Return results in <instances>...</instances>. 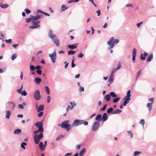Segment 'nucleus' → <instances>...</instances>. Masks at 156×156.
Here are the masks:
<instances>
[{
  "mask_svg": "<svg viewBox=\"0 0 156 156\" xmlns=\"http://www.w3.org/2000/svg\"><path fill=\"white\" fill-rule=\"evenodd\" d=\"M69 120H66L62 122L61 124H59L58 125L60 126L62 128L66 129L67 131H68L72 128L70 124L69 123Z\"/></svg>",
  "mask_w": 156,
  "mask_h": 156,
  "instance_id": "obj_1",
  "label": "nucleus"
},
{
  "mask_svg": "<svg viewBox=\"0 0 156 156\" xmlns=\"http://www.w3.org/2000/svg\"><path fill=\"white\" fill-rule=\"evenodd\" d=\"M119 42L118 39H115L114 40L113 37H112L108 41L107 44L109 45L108 47L109 49H111L113 48L115 44H116Z\"/></svg>",
  "mask_w": 156,
  "mask_h": 156,
  "instance_id": "obj_2",
  "label": "nucleus"
},
{
  "mask_svg": "<svg viewBox=\"0 0 156 156\" xmlns=\"http://www.w3.org/2000/svg\"><path fill=\"white\" fill-rule=\"evenodd\" d=\"M88 124V122L86 121H83V120H80L79 119H76L74 121L72 124V126H77L81 124H83L85 125H87Z\"/></svg>",
  "mask_w": 156,
  "mask_h": 156,
  "instance_id": "obj_3",
  "label": "nucleus"
},
{
  "mask_svg": "<svg viewBox=\"0 0 156 156\" xmlns=\"http://www.w3.org/2000/svg\"><path fill=\"white\" fill-rule=\"evenodd\" d=\"M34 99L37 101L39 100L41 98L40 91L38 90H36L35 91L34 94Z\"/></svg>",
  "mask_w": 156,
  "mask_h": 156,
  "instance_id": "obj_4",
  "label": "nucleus"
},
{
  "mask_svg": "<svg viewBox=\"0 0 156 156\" xmlns=\"http://www.w3.org/2000/svg\"><path fill=\"white\" fill-rule=\"evenodd\" d=\"M49 56L50 57L51 61L54 63H55L56 58V52L55 51L51 54H49Z\"/></svg>",
  "mask_w": 156,
  "mask_h": 156,
  "instance_id": "obj_5",
  "label": "nucleus"
},
{
  "mask_svg": "<svg viewBox=\"0 0 156 156\" xmlns=\"http://www.w3.org/2000/svg\"><path fill=\"white\" fill-rule=\"evenodd\" d=\"M23 89V84L21 86L20 88V89H17L16 91L19 94H21L22 95L24 96H26L27 95V93L26 92L25 90H23L22 92L21 91Z\"/></svg>",
  "mask_w": 156,
  "mask_h": 156,
  "instance_id": "obj_6",
  "label": "nucleus"
},
{
  "mask_svg": "<svg viewBox=\"0 0 156 156\" xmlns=\"http://www.w3.org/2000/svg\"><path fill=\"white\" fill-rule=\"evenodd\" d=\"M99 125V123L98 122H95L94 123L92 128L93 131H96L98 128Z\"/></svg>",
  "mask_w": 156,
  "mask_h": 156,
  "instance_id": "obj_7",
  "label": "nucleus"
},
{
  "mask_svg": "<svg viewBox=\"0 0 156 156\" xmlns=\"http://www.w3.org/2000/svg\"><path fill=\"white\" fill-rule=\"evenodd\" d=\"M30 17H32V20L36 21L40 19H41L43 17V16L42 15H39L36 16L30 15Z\"/></svg>",
  "mask_w": 156,
  "mask_h": 156,
  "instance_id": "obj_8",
  "label": "nucleus"
},
{
  "mask_svg": "<svg viewBox=\"0 0 156 156\" xmlns=\"http://www.w3.org/2000/svg\"><path fill=\"white\" fill-rule=\"evenodd\" d=\"M133 61L134 63H135V59L136 56V49L134 48L133 50Z\"/></svg>",
  "mask_w": 156,
  "mask_h": 156,
  "instance_id": "obj_9",
  "label": "nucleus"
},
{
  "mask_svg": "<svg viewBox=\"0 0 156 156\" xmlns=\"http://www.w3.org/2000/svg\"><path fill=\"white\" fill-rule=\"evenodd\" d=\"M34 139L35 144H38L40 141V139L38 137V135H35L34 136Z\"/></svg>",
  "mask_w": 156,
  "mask_h": 156,
  "instance_id": "obj_10",
  "label": "nucleus"
},
{
  "mask_svg": "<svg viewBox=\"0 0 156 156\" xmlns=\"http://www.w3.org/2000/svg\"><path fill=\"white\" fill-rule=\"evenodd\" d=\"M52 40L57 46H59V40L56 37L52 39Z\"/></svg>",
  "mask_w": 156,
  "mask_h": 156,
  "instance_id": "obj_11",
  "label": "nucleus"
},
{
  "mask_svg": "<svg viewBox=\"0 0 156 156\" xmlns=\"http://www.w3.org/2000/svg\"><path fill=\"white\" fill-rule=\"evenodd\" d=\"M108 118V116L106 113H104L102 115V121L103 122L106 121Z\"/></svg>",
  "mask_w": 156,
  "mask_h": 156,
  "instance_id": "obj_12",
  "label": "nucleus"
},
{
  "mask_svg": "<svg viewBox=\"0 0 156 156\" xmlns=\"http://www.w3.org/2000/svg\"><path fill=\"white\" fill-rule=\"evenodd\" d=\"M95 120L98 122L102 120L101 115L100 114L98 115L95 118Z\"/></svg>",
  "mask_w": 156,
  "mask_h": 156,
  "instance_id": "obj_13",
  "label": "nucleus"
},
{
  "mask_svg": "<svg viewBox=\"0 0 156 156\" xmlns=\"http://www.w3.org/2000/svg\"><path fill=\"white\" fill-rule=\"evenodd\" d=\"M121 64V62H119L118 63L117 68L115 69H114V70L116 71L117 70L119 69L122 67Z\"/></svg>",
  "mask_w": 156,
  "mask_h": 156,
  "instance_id": "obj_14",
  "label": "nucleus"
},
{
  "mask_svg": "<svg viewBox=\"0 0 156 156\" xmlns=\"http://www.w3.org/2000/svg\"><path fill=\"white\" fill-rule=\"evenodd\" d=\"M153 58V55L152 54H151L148 56L147 59V62H150Z\"/></svg>",
  "mask_w": 156,
  "mask_h": 156,
  "instance_id": "obj_15",
  "label": "nucleus"
},
{
  "mask_svg": "<svg viewBox=\"0 0 156 156\" xmlns=\"http://www.w3.org/2000/svg\"><path fill=\"white\" fill-rule=\"evenodd\" d=\"M49 37L52 39L54 38L55 37H56V36L52 34V31L51 30H50L49 33Z\"/></svg>",
  "mask_w": 156,
  "mask_h": 156,
  "instance_id": "obj_16",
  "label": "nucleus"
},
{
  "mask_svg": "<svg viewBox=\"0 0 156 156\" xmlns=\"http://www.w3.org/2000/svg\"><path fill=\"white\" fill-rule=\"evenodd\" d=\"M11 114V112L10 111H6V112L5 117L6 118L9 119V117Z\"/></svg>",
  "mask_w": 156,
  "mask_h": 156,
  "instance_id": "obj_17",
  "label": "nucleus"
},
{
  "mask_svg": "<svg viewBox=\"0 0 156 156\" xmlns=\"http://www.w3.org/2000/svg\"><path fill=\"white\" fill-rule=\"evenodd\" d=\"M44 105H40L38 108L37 109V112H40L43 110L44 109Z\"/></svg>",
  "mask_w": 156,
  "mask_h": 156,
  "instance_id": "obj_18",
  "label": "nucleus"
},
{
  "mask_svg": "<svg viewBox=\"0 0 156 156\" xmlns=\"http://www.w3.org/2000/svg\"><path fill=\"white\" fill-rule=\"evenodd\" d=\"M77 45L74 44L68 45V47L70 49H75L77 48Z\"/></svg>",
  "mask_w": 156,
  "mask_h": 156,
  "instance_id": "obj_19",
  "label": "nucleus"
},
{
  "mask_svg": "<svg viewBox=\"0 0 156 156\" xmlns=\"http://www.w3.org/2000/svg\"><path fill=\"white\" fill-rule=\"evenodd\" d=\"M86 149L85 148H83L79 153V156H83L85 153Z\"/></svg>",
  "mask_w": 156,
  "mask_h": 156,
  "instance_id": "obj_20",
  "label": "nucleus"
},
{
  "mask_svg": "<svg viewBox=\"0 0 156 156\" xmlns=\"http://www.w3.org/2000/svg\"><path fill=\"white\" fill-rule=\"evenodd\" d=\"M41 80L40 78L37 77L35 78V82L37 84H38L41 82Z\"/></svg>",
  "mask_w": 156,
  "mask_h": 156,
  "instance_id": "obj_21",
  "label": "nucleus"
},
{
  "mask_svg": "<svg viewBox=\"0 0 156 156\" xmlns=\"http://www.w3.org/2000/svg\"><path fill=\"white\" fill-rule=\"evenodd\" d=\"M110 96L109 94L106 95L104 97V99L105 100L107 101H109L110 100Z\"/></svg>",
  "mask_w": 156,
  "mask_h": 156,
  "instance_id": "obj_22",
  "label": "nucleus"
},
{
  "mask_svg": "<svg viewBox=\"0 0 156 156\" xmlns=\"http://www.w3.org/2000/svg\"><path fill=\"white\" fill-rule=\"evenodd\" d=\"M122 111L119 109H115L112 112V114H119L121 113Z\"/></svg>",
  "mask_w": 156,
  "mask_h": 156,
  "instance_id": "obj_23",
  "label": "nucleus"
},
{
  "mask_svg": "<svg viewBox=\"0 0 156 156\" xmlns=\"http://www.w3.org/2000/svg\"><path fill=\"white\" fill-rule=\"evenodd\" d=\"M40 21L39 20H32V23L33 24L35 25V26H37L38 25H39V24L40 23Z\"/></svg>",
  "mask_w": 156,
  "mask_h": 156,
  "instance_id": "obj_24",
  "label": "nucleus"
},
{
  "mask_svg": "<svg viewBox=\"0 0 156 156\" xmlns=\"http://www.w3.org/2000/svg\"><path fill=\"white\" fill-rule=\"evenodd\" d=\"M39 146L40 149L42 151L45 149L44 145H43V143L42 142L40 143L39 144Z\"/></svg>",
  "mask_w": 156,
  "mask_h": 156,
  "instance_id": "obj_25",
  "label": "nucleus"
},
{
  "mask_svg": "<svg viewBox=\"0 0 156 156\" xmlns=\"http://www.w3.org/2000/svg\"><path fill=\"white\" fill-rule=\"evenodd\" d=\"M21 132V130L20 129H17L15 130L14 132V134H17L20 133Z\"/></svg>",
  "mask_w": 156,
  "mask_h": 156,
  "instance_id": "obj_26",
  "label": "nucleus"
},
{
  "mask_svg": "<svg viewBox=\"0 0 156 156\" xmlns=\"http://www.w3.org/2000/svg\"><path fill=\"white\" fill-rule=\"evenodd\" d=\"M68 8V7H67L66 5H62L61 7V10L62 11H65L66 9Z\"/></svg>",
  "mask_w": 156,
  "mask_h": 156,
  "instance_id": "obj_27",
  "label": "nucleus"
},
{
  "mask_svg": "<svg viewBox=\"0 0 156 156\" xmlns=\"http://www.w3.org/2000/svg\"><path fill=\"white\" fill-rule=\"evenodd\" d=\"M152 103H148L147 104V106L149 108V110L150 111L152 109Z\"/></svg>",
  "mask_w": 156,
  "mask_h": 156,
  "instance_id": "obj_28",
  "label": "nucleus"
},
{
  "mask_svg": "<svg viewBox=\"0 0 156 156\" xmlns=\"http://www.w3.org/2000/svg\"><path fill=\"white\" fill-rule=\"evenodd\" d=\"M42 122H37L35 124V126L38 127L42 125Z\"/></svg>",
  "mask_w": 156,
  "mask_h": 156,
  "instance_id": "obj_29",
  "label": "nucleus"
},
{
  "mask_svg": "<svg viewBox=\"0 0 156 156\" xmlns=\"http://www.w3.org/2000/svg\"><path fill=\"white\" fill-rule=\"evenodd\" d=\"M110 95L113 98H116L117 95L114 92H111L110 93Z\"/></svg>",
  "mask_w": 156,
  "mask_h": 156,
  "instance_id": "obj_30",
  "label": "nucleus"
},
{
  "mask_svg": "<svg viewBox=\"0 0 156 156\" xmlns=\"http://www.w3.org/2000/svg\"><path fill=\"white\" fill-rule=\"evenodd\" d=\"M26 22V23H29L31 21L32 22V17H30V18H26L25 19Z\"/></svg>",
  "mask_w": 156,
  "mask_h": 156,
  "instance_id": "obj_31",
  "label": "nucleus"
},
{
  "mask_svg": "<svg viewBox=\"0 0 156 156\" xmlns=\"http://www.w3.org/2000/svg\"><path fill=\"white\" fill-rule=\"evenodd\" d=\"M37 128H38V131H40V132L41 133H42L44 132V129L42 127V125L38 127Z\"/></svg>",
  "mask_w": 156,
  "mask_h": 156,
  "instance_id": "obj_32",
  "label": "nucleus"
},
{
  "mask_svg": "<svg viewBox=\"0 0 156 156\" xmlns=\"http://www.w3.org/2000/svg\"><path fill=\"white\" fill-rule=\"evenodd\" d=\"M75 52L73 51L70 50L68 52V55H73L75 53Z\"/></svg>",
  "mask_w": 156,
  "mask_h": 156,
  "instance_id": "obj_33",
  "label": "nucleus"
},
{
  "mask_svg": "<svg viewBox=\"0 0 156 156\" xmlns=\"http://www.w3.org/2000/svg\"><path fill=\"white\" fill-rule=\"evenodd\" d=\"M113 108L112 107L110 108L107 111V112L108 114H109L111 112L112 113Z\"/></svg>",
  "mask_w": 156,
  "mask_h": 156,
  "instance_id": "obj_34",
  "label": "nucleus"
},
{
  "mask_svg": "<svg viewBox=\"0 0 156 156\" xmlns=\"http://www.w3.org/2000/svg\"><path fill=\"white\" fill-rule=\"evenodd\" d=\"M115 72L116 71L114 70V68H112V72L110 77H111L113 78L114 74Z\"/></svg>",
  "mask_w": 156,
  "mask_h": 156,
  "instance_id": "obj_35",
  "label": "nucleus"
},
{
  "mask_svg": "<svg viewBox=\"0 0 156 156\" xmlns=\"http://www.w3.org/2000/svg\"><path fill=\"white\" fill-rule=\"evenodd\" d=\"M27 145V144L26 143L23 142L22 143L21 145V147L23 148L24 149H25V147L24 146H26Z\"/></svg>",
  "mask_w": 156,
  "mask_h": 156,
  "instance_id": "obj_36",
  "label": "nucleus"
},
{
  "mask_svg": "<svg viewBox=\"0 0 156 156\" xmlns=\"http://www.w3.org/2000/svg\"><path fill=\"white\" fill-rule=\"evenodd\" d=\"M9 5L7 4H2L0 5V7L2 8L5 9L8 7Z\"/></svg>",
  "mask_w": 156,
  "mask_h": 156,
  "instance_id": "obj_37",
  "label": "nucleus"
},
{
  "mask_svg": "<svg viewBox=\"0 0 156 156\" xmlns=\"http://www.w3.org/2000/svg\"><path fill=\"white\" fill-rule=\"evenodd\" d=\"M45 88L47 94H50V90L49 87L47 86H45Z\"/></svg>",
  "mask_w": 156,
  "mask_h": 156,
  "instance_id": "obj_38",
  "label": "nucleus"
},
{
  "mask_svg": "<svg viewBox=\"0 0 156 156\" xmlns=\"http://www.w3.org/2000/svg\"><path fill=\"white\" fill-rule=\"evenodd\" d=\"M131 95L130 94V90H128L127 93V95L125 96L126 97H129V98H130V97L131 96Z\"/></svg>",
  "mask_w": 156,
  "mask_h": 156,
  "instance_id": "obj_39",
  "label": "nucleus"
},
{
  "mask_svg": "<svg viewBox=\"0 0 156 156\" xmlns=\"http://www.w3.org/2000/svg\"><path fill=\"white\" fill-rule=\"evenodd\" d=\"M120 99V98H115L113 99V102L114 103H116Z\"/></svg>",
  "mask_w": 156,
  "mask_h": 156,
  "instance_id": "obj_40",
  "label": "nucleus"
},
{
  "mask_svg": "<svg viewBox=\"0 0 156 156\" xmlns=\"http://www.w3.org/2000/svg\"><path fill=\"white\" fill-rule=\"evenodd\" d=\"M146 56L143 54H141L140 56V58L141 60H144L146 58Z\"/></svg>",
  "mask_w": 156,
  "mask_h": 156,
  "instance_id": "obj_41",
  "label": "nucleus"
},
{
  "mask_svg": "<svg viewBox=\"0 0 156 156\" xmlns=\"http://www.w3.org/2000/svg\"><path fill=\"white\" fill-rule=\"evenodd\" d=\"M40 26V25H38L37 26H32L29 27V28L31 29H33L34 28H36L37 27H38Z\"/></svg>",
  "mask_w": 156,
  "mask_h": 156,
  "instance_id": "obj_42",
  "label": "nucleus"
},
{
  "mask_svg": "<svg viewBox=\"0 0 156 156\" xmlns=\"http://www.w3.org/2000/svg\"><path fill=\"white\" fill-rule=\"evenodd\" d=\"M142 153V152L139 151H136L134 153V156H136L137 155H139L140 154H141Z\"/></svg>",
  "mask_w": 156,
  "mask_h": 156,
  "instance_id": "obj_43",
  "label": "nucleus"
},
{
  "mask_svg": "<svg viewBox=\"0 0 156 156\" xmlns=\"http://www.w3.org/2000/svg\"><path fill=\"white\" fill-rule=\"evenodd\" d=\"M24 11L27 14H29L31 12V11L29 10L28 8L25 9H24Z\"/></svg>",
  "mask_w": 156,
  "mask_h": 156,
  "instance_id": "obj_44",
  "label": "nucleus"
},
{
  "mask_svg": "<svg viewBox=\"0 0 156 156\" xmlns=\"http://www.w3.org/2000/svg\"><path fill=\"white\" fill-rule=\"evenodd\" d=\"M17 57V55L15 54L12 55L11 57V59L12 60H14Z\"/></svg>",
  "mask_w": 156,
  "mask_h": 156,
  "instance_id": "obj_45",
  "label": "nucleus"
},
{
  "mask_svg": "<svg viewBox=\"0 0 156 156\" xmlns=\"http://www.w3.org/2000/svg\"><path fill=\"white\" fill-rule=\"evenodd\" d=\"M113 80V78L109 77L108 79V81L109 82V84H110L112 82Z\"/></svg>",
  "mask_w": 156,
  "mask_h": 156,
  "instance_id": "obj_46",
  "label": "nucleus"
},
{
  "mask_svg": "<svg viewBox=\"0 0 156 156\" xmlns=\"http://www.w3.org/2000/svg\"><path fill=\"white\" fill-rule=\"evenodd\" d=\"M38 137L40 139L42 138L43 137V135L42 133H40L38 135Z\"/></svg>",
  "mask_w": 156,
  "mask_h": 156,
  "instance_id": "obj_47",
  "label": "nucleus"
},
{
  "mask_svg": "<svg viewBox=\"0 0 156 156\" xmlns=\"http://www.w3.org/2000/svg\"><path fill=\"white\" fill-rule=\"evenodd\" d=\"M130 99V98H129V97L128 98V97H125L124 101H125L128 102H129Z\"/></svg>",
  "mask_w": 156,
  "mask_h": 156,
  "instance_id": "obj_48",
  "label": "nucleus"
},
{
  "mask_svg": "<svg viewBox=\"0 0 156 156\" xmlns=\"http://www.w3.org/2000/svg\"><path fill=\"white\" fill-rule=\"evenodd\" d=\"M74 58H73L72 61V65L71 66L72 68L76 66V64L74 63Z\"/></svg>",
  "mask_w": 156,
  "mask_h": 156,
  "instance_id": "obj_49",
  "label": "nucleus"
},
{
  "mask_svg": "<svg viewBox=\"0 0 156 156\" xmlns=\"http://www.w3.org/2000/svg\"><path fill=\"white\" fill-rule=\"evenodd\" d=\"M126 6L127 7H134L133 4H127L126 5Z\"/></svg>",
  "mask_w": 156,
  "mask_h": 156,
  "instance_id": "obj_50",
  "label": "nucleus"
},
{
  "mask_svg": "<svg viewBox=\"0 0 156 156\" xmlns=\"http://www.w3.org/2000/svg\"><path fill=\"white\" fill-rule=\"evenodd\" d=\"M106 105H104L103 108L101 109L100 111H104L106 108Z\"/></svg>",
  "mask_w": 156,
  "mask_h": 156,
  "instance_id": "obj_51",
  "label": "nucleus"
},
{
  "mask_svg": "<svg viewBox=\"0 0 156 156\" xmlns=\"http://www.w3.org/2000/svg\"><path fill=\"white\" fill-rule=\"evenodd\" d=\"M63 137V135H60L59 136L56 138V140H59L61 138H62V137Z\"/></svg>",
  "mask_w": 156,
  "mask_h": 156,
  "instance_id": "obj_52",
  "label": "nucleus"
},
{
  "mask_svg": "<svg viewBox=\"0 0 156 156\" xmlns=\"http://www.w3.org/2000/svg\"><path fill=\"white\" fill-rule=\"evenodd\" d=\"M43 115V112H41L37 114V116L39 117H40Z\"/></svg>",
  "mask_w": 156,
  "mask_h": 156,
  "instance_id": "obj_53",
  "label": "nucleus"
},
{
  "mask_svg": "<svg viewBox=\"0 0 156 156\" xmlns=\"http://www.w3.org/2000/svg\"><path fill=\"white\" fill-rule=\"evenodd\" d=\"M35 67L33 65H31L30 66V69L31 70H34L35 69Z\"/></svg>",
  "mask_w": 156,
  "mask_h": 156,
  "instance_id": "obj_54",
  "label": "nucleus"
},
{
  "mask_svg": "<svg viewBox=\"0 0 156 156\" xmlns=\"http://www.w3.org/2000/svg\"><path fill=\"white\" fill-rule=\"evenodd\" d=\"M83 56V55L82 53H80L78 55V58H82Z\"/></svg>",
  "mask_w": 156,
  "mask_h": 156,
  "instance_id": "obj_55",
  "label": "nucleus"
},
{
  "mask_svg": "<svg viewBox=\"0 0 156 156\" xmlns=\"http://www.w3.org/2000/svg\"><path fill=\"white\" fill-rule=\"evenodd\" d=\"M79 0H70L69 2H68V3H70L72 2H78Z\"/></svg>",
  "mask_w": 156,
  "mask_h": 156,
  "instance_id": "obj_56",
  "label": "nucleus"
},
{
  "mask_svg": "<svg viewBox=\"0 0 156 156\" xmlns=\"http://www.w3.org/2000/svg\"><path fill=\"white\" fill-rule=\"evenodd\" d=\"M51 98L50 96H48L47 97V102L48 103H49V102H50V100H51Z\"/></svg>",
  "mask_w": 156,
  "mask_h": 156,
  "instance_id": "obj_57",
  "label": "nucleus"
},
{
  "mask_svg": "<svg viewBox=\"0 0 156 156\" xmlns=\"http://www.w3.org/2000/svg\"><path fill=\"white\" fill-rule=\"evenodd\" d=\"M140 123L143 125H144L145 124V122L143 119H141L140 120Z\"/></svg>",
  "mask_w": 156,
  "mask_h": 156,
  "instance_id": "obj_58",
  "label": "nucleus"
},
{
  "mask_svg": "<svg viewBox=\"0 0 156 156\" xmlns=\"http://www.w3.org/2000/svg\"><path fill=\"white\" fill-rule=\"evenodd\" d=\"M5 41L7 43H9L11 42V39H9V40H6Z\"/></svg>",
  "mask_w": 156,
  "mask_h": 156,
  "instance_id": "obj_59",
  "label": "nucleus"
},
{
  "mask_svg": "<svg viewBox=\"0 0 156 156\" xmlns=\"http://www.w3.org/2000/svg\"><path fill=\"white\" fill-rule=\"evenodd\" d=\"M42 71L41 70H38L37 71L36 73L38 74L41 75V73Z\"/></svg>",
  "mask_w": 156,
  "mask_h": 156,
  "instance_id": "obj_60",
  "label": "nucleus"
},
{
  "mask_svg": "<svg viewBox=\"0 0 156 156\" xmlns=\"http://www.w3.org/2000/svg\"><path fill=\"white\" fill-rule=\"evenodd\" d=\"M20 78L21 80H23V74L22 71H21L20 72Z\"/></svg>",
  "mask_w": 156,
  "mask_h": 156,
  "instance_id": "obj_61",
  "label": "nucleus"
},
{
  "mask_svg": "<svg viewBox=\"0 0 156 156\" xmlns=\"http://www.w3.org/2000/svg\"><path fill=\"white\" fill-rule=\"evenodd\" d=\"M141 73V70H140L139 71L137 74L136 79H137L140 75Z\"/></svg>",
  "mask_w": 156,
  "mask_h": 156,
  "instance_id": "obj_62",
  "label": "nucleus"
},
{
  "mask_svg": "<svg viewBox=\"0 0 156 156\" xmlns=\"http://www.w3.org/2000/svg\"><path fill=\"white\" fill-rule=\"evenodd\" d=\"M143 23V22H140V23H137V26L138 27H140L141 25V24H142V23Z\"/></svg>",
  "mask_w": 156,
  "mask_h": 156,
  "instance_id": "obj_63",
  "label": "nucleus"
},
{
  "mask_svg": "<svg viewBox=\"0 0 156 156\" xmlns=\"http://www.w3.org/2000/svg\"><path fill=\"white\" fill-rule=\"evenodd\" d=\"M18 108L20 109L23 108V106L21 104H19L18 105Z\"/></svg>",
  "mask_w": 156,
  "mask_h": 156,
  "instance_id": "obj_64",
  "label": "nucleus"
}]
</instances>
